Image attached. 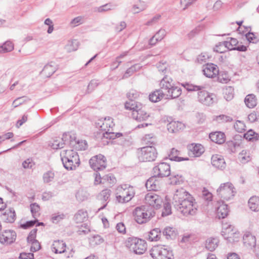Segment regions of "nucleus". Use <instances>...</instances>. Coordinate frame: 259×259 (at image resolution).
Here are the masks:
<instances>
[{
  "label": "nucleus",
  "mask_w": 259,
  "mask_h": 259,
  "mask_svg": "<svg viewBox=\"0 0 259 259\" xmlns=\"http://www.w3.org/2000/svg\"><path fill=\"white\" fill-rule=\"evenodd\" d=\"M174 207L184 215H194L197 211L196 203L192 196L184 188L178 189L173 197Z\"/></svg>",
  "instance_id": "nucleus-1"
},
{
  "label": "nucleus",
  "mask_w": 259,
  "mask_h": 259,
  "mask_svg": "<svg viewBox=\"0 0 259 259\" xmlns=\"http://www.w3.org/2000/svg\"><path fill=\"white\" fill-rule=\"evenodd\" d=\"M160 89L154 91L149 95V100L157 102L163 98L175 99L179 97L182 93L180 88L175 86L172 79L167 75L164 76L160 82Z\"/></svg>",
  "instance_id": "nucleus-2"
},
{
  "label": "nucleus",
  "mask_w": 259,
  "mask_h": 259,
  "mask_svg": "<svg viewBox=\"0 0 259 259\" xmlns=\"http://www.w3.org/2000/svg\"><path fill=\"white\" fill-rule=\"evenodd\" d=\"M183 85L188 91H197V101L203 105L210 106L217 102L216 95L204 90L203 86L188 83H184Z\"/></svg>",
  "instance_id": "nucleus-3"
},
{
  "label": "nucleus",
  "mask_w": 259,
  "mask_h": 259,
  "mask_svg": "<svg viewBox=\"0 0 259 259\" xmlns=\"http://www.w3.org/2000/svg\"><path fill=\"white\" fill-rule=\"evenodd\" d=\"M114 123L113 119L111 117H105L103 119L99 120L97 123V126L100 128L101 131L99 134V137H104L106 139H114L123 136L121 133L113 132V127Z\"/></svg>",
  "instance_id": "nucleus-4"
},
{
  "label": "nucleus",
  "mask_w": 259,
  "mask_h": 259,
  "mask_svg": "<svg viewBox=\"0 0 259 259\" xmlns=\"http://www.w3.org/2000/svg\"><path fill=\"white\" fill-rule=\"evenodd\" d=\"M60 156L64 167L67 170L75 169L80 164L79 156L73 150H62Z\"/></svg>",
  "instance_id": "nucleus-5"
},
{
  "label": "nucleus",
  "mask_w": 259,
  "mask_h": 259,
  "mask_svg": "<svg viewBox=\"0 0 259 259\" xmlns=\"http://www.w3.org/2000/svg\"><path fill=\"white\" fill-rule=\"evenodd\" d=\"M154 210L147 205L137 207L133 211V215L136 222L139 224L146 223L155 215Z\"/></svg>",
  "instance_id": "nucleus-6"
},
{
  "label": "nucleus",
  "mask_w": 259,
  "mask_h": 259,
  "mask_svg": "<svg viewBox=\"0 0 259 259\" xmlns=\"http://www.w3.org/2000/svg\"><path fill=\"white\" fill-rule=\"evenodd\" d=\"M125 246L137 254H143L147 248L146 241L135 237L128 238L125 242Z\"/></svg>",
  "instance_id": "nucleus-7"
},
{
  "label": "nucleus",
  "mask_w": 259,
  "mask_h": 259,
  "mask_svg": "<svg viewBox=\"0 0 259 259\" xmlns=\"http://www.w3.org/2000/svg\"><path fill=\"white\" fill-rule=\"evenodd\" d=\"M135 194L133 187L127 185H121L116 189V198L119 203H126L130 201Z\"/></svg>",
  "instance_id": "nucleus-8"
},
{
  "label": "nucleus",
  "mask_w": 259,
  "mask_h": 259,
  "mask_svg": "<svg viewBox=\"0 0 259 259\" xmlns=\"http://www.w3.org/2000/svg\"><path fill=\"white\" fill-rule=\"evenodd\" d=\"M150 255L153 259H174L171 249L164 245H158L152 247Z\"/></svg>",
  "instance_id": "nucleus-9"
},
{
  "label": "nucleus",
  "mask_w": 259,
  "mask_h": 259,
  "mask_svg": "<svg viewBox=\"0 0 259 259\" xmlns=\"http://www.w3.org/2000/svg\"><path fill=\"white\" fill-rule=\"evenodd\" d=\"M157 155V151L152 146L143 147L137 151L138 159L141 162L153 161L155 160Z\"/></svg>",
  "instance_id": "nucleus-10"
},
{
  "label": "nucleus",
  "mask_w": 259,
  "mask_h": 259,
  "mask_svg": "<svg viewBox=\"0 0 259 259\" xmlns=\"http://www.w3.org/2000/svg\"><path fill=\"white\" fill-rule=\"evenodd\" d=\"M217 193L221 199L228 200L233 198L236 192L233 185L230 182H227L221 184L217 190Z\"/></svg>",
  "instance_id": "nucleus-11"
},
{
  "label": "nucleus",
  "mask_w": 259,
  "mask_h": 259,
  "mask_svg": "<svg viewBox=\"0 0 259 259\" xmlns=\"http://www.w3.org/2000/svg\"><path fill=\"white\" fill-rule=\"evenodd\" d=\"M145 203L150 207L158 209L162 203V198L153 191L148 193L145 196Z\"/></svg>",
  "instance_id": "nucleus-12"
},
{
  "label": "nucleus",
  "mask_w": 259,
  "mask_h": 259,
  "mask_svg": "<svg viewBox=\"0 0 259 259\" xmlns=\"http://www.w3.org/2000/svg\"><path fill=\"white\" fill-rule=\"evenodd\" d=\"M89 163L92 168L97 172L106 168V159L104 156L100 154L91 158Z\"/></svg>",
  "instance_id": "nucleus-13"
},
{
  "label": "nucleus",
  "mask_w": 259,
  "mask_h": 259,
  "mask_svg": "<svg viewBox=\"0 0 259 259\" xmlns=\"http://www.w3.org/2000/svg\"><path fill=\"white\" fill-rule=\"evenodd\" d=\"M153 175L158 178L167 177L170 176V167L166 162H161L153 168Z\"/></svg>",
  "instance_id": "nucleus-14"
},
{
  "label": "nucleus",
  "mask_w": 259,
  "mask_h": 259,
  "mask_svg": "<svg viewBox=\"0 0 259 259\" xmlns=\"http://www.w3.org/2000/svg\"><path fill=\"white\" fill-rule=\"evenodd\" d=\"M16 233L13 230H5L0 234V242L2 244H11L16 239Z\"/></svg>",
  "instance_id": "nucleus-15"
},
{
  "label": "nucleus",
  "mask_w": 259,
  "mask_h": 259,
  "mask_svg": "<svg viewBox=\"0 0 259 259\" xmlns=\"http://www.w3.org/2000/svg\"><path fill=\"white\" fill-rule=\"evenodd\" d=\"M203 74L207 77L213 78L218 74L219 70L216 68V66L212 64H207L203 66Z\"/></svg>",
  "instance_id": "nucleus-16"
},
{
  "label": "nucleus",
  "mask_w": 259,
  "mask_h": 259,
  "mask_svg": "<svg viewBox=\"0 0 259 259\" xmlns=\"http://www.w3.org/2000/svg\"><path fill=\"white\" fill-rule=\"evenodd\" d=\"M157 176H153L150 178L145 184L146 187L149 191H157L160 188V182L157 179Z\"/></svg>",
  "instance_id": "nucleus-17"
},
{
  "label": "nucleus",
  "mask_w": 259,
  "mask_h": 259,
  "mask_svg": "<svg viewBox=\"0 0 259 259\" xmlns=\"http://www.w3.org/2000/svg\"><path fill=\"white\" fill-rule=\"evenodd\" d=\"M243 241L244 245L248 248L252 249L256 245L255 237L249 232L245 233L243 237Z\"/></svg>",
  "instance_id": "nucleus-18"
},
{
  "label": "nucleus",
  "mask_w": 259,
  "mask_h": 259,
  "mask_svg": "<svg viewBox=\"0 0 259 259\" xmlns=\"http://www.w3.org/2000/svg\"><path fill=\"white\" fill-rule=\"evenodd\" d=\"M211 164L215 167L224 169L226 167V162L222 155L215 154L211 157Z\"/></svg>",
  "instance_id": "nucleus-19"
},
{
  "label": "nucleus",
  "mask_w": 259,
  "mask_h": 259,
  "mask_svg": "<svg viewBox=\"0 0 259 259\" xmlns=\"http://www.w3.org/2000/svg\"><path fill=\"white\" fill-rule=\"evenodd\" d=\"M132 117L137 121L141 122L147 120L150 117V115L143 110L142 107L136 111L132 112Z\"/></svg>",
  "instance_id": "nucleus-20"
},
{
  "label": "nucleus",
  "mask_w": 259,
  "mask_h": 259,
  "mask_svg": "<svg viewBox=\"0 0 259 259\" xmlns=\"http://www.w3.org/2000/svg\"><path fill=\"white\" fill-rule=\"evenodd\" d=\"M189 154L193 157H199L203 152L204 148L201 144H192L189 147Z\"/></svg>",
  "instance_id": "nucleus-21"
},
{
  "label": "nucleus",
  "mask_w": 259,
  "mask_h": 259,
  "mask_svg": "<svg viewBox=\"0 0 259 259\" xmlns=\"http://www.w3.org/2000/svg\"><path fill=\"white\" fill-rule=\"evenodd\" d=\"M209 137L211 141L219 144H222L225 142L226 137L224 133L215 132L209 134Z\"/></svg>",
  "instance_id": "nucleus-22"
},
{
  "label": "nucleus",
  "mask_w": 259,
  "mask_h": 259,
  "mask_svg": "<svg viewBox=\"0 0 259 259\" xmlns=\"http://www.w3.org/2000/svg\"><path fill=\"white\" fill-rule=\"evenodd\" d=\"M184 127V124L182 122L178 121H172L167 125V130L171 133L178 132L183 130Z\"/></svg>",
  "instance_id": "nucleus-23"
},
{
  "label": "nucleus",
  "mask_w": 259,
  "mask_h": 259,
  "mask_svg": "<svg viewBox=\"0 0 259 259\" xmlns=\"http://www.w3.org/2000/svg\"><path fill=\"white\" fill-rule=\"evenodd\" d=\"M51 249L55 253H62L66 251V244L63 241H54Z\"/></svg>",
  "instance_id": "nucleus-24"
},
{
  "label": "nucleus",
  "mask_w": 259,
  "mask_h": 259,
  "mask_svg": "<svg viewBox=\"0 0 259 259\" xmlns=\"http://www.w3.org/2000/svg\"><path fill=\"white\" fill-rule=\"evenodd\" d=\"M228 205L223 202L217 207L216 213L219 219H221L226 218L228 215Z\"/></svg>",
  "instance_id": "nucleus-25"
},
{
  "label": "nucleus",
  "mask_w": 259,
  "mask_h": 259,
  "mask_svg": "<svg viewBox=\"0 0 259 259\" xmlns=\"http://www.w3.org/2000/svg\"><path fill=\"white\" fill-rule=\"evenodd\" d=\"M160 229L155 228L148 233L146 238L150 241H157L160 239Z\"/></svg>",
  "instance_id": "nucleus-26"
},
{
  "label": "nucleus",
  "mask_w": 259,
  "mask_h": 259,
  "mask_svg": "<svg viewBox=\"0 0 259 259\" xmlns=\"http://www.w3.org/2000/svg\"><path fill=\"white\" fill-rule=\"evenodd\" d=\"M88 219V212L83 209L79 210L74 215V220L77 223L85 221Z\"/></svg>",
  "instance_id": "nucleus-27"
},
{
  "label": "nucleus",
  "mask_w": 259,
  "mask_h": 259,
  "mask_svg": "<svg viewBox=\"0 0 259 259\" xmlns=\"http://www.w3.org/2000/svg\"><path fill=\"white\" fill-rule=\"evenodd\" d=\"M56 71V67L50 64L46 65L40 74L44 77H49Z\"/></svg>",
  "instance_id": "nucleus-28"
},
{
  "label": "nucleus",
  "mask_w": 259,
  "mask_h": 259,
  "mask_svg": "<svg viewBox=\"0 0 259 259\" xmlns=\"http://www.w3.org/2000/svg\"><path fill=\"white\" fill-rule=\"evenodd\" d=\"M142 68V66L140 64H136L128 68L124 73L122 78L125 79L130 77L135 72L139 71Z\"/></svg>",
  "instance_id": "nucleus-29"
},
{
  "label": "nucleus",
  "mask_w": 259,
  "mask_h": 259,
  "mask_svg": "<svg viewBox=\"0 0 259 259\" xmlns=\"http://www.w3.org/2000/svg\"><path fill=\"white\" fill-rule=\"evenodd\" d=\"M219 240L217 238H209L206 240L205 247L210 251H213L218 246Z\"/></svg>",
  "instance_id": "nucleus-30"
},
{
  "label": "nucleus",
  "mask_w": 259,
  "mask_h": 259,
  "mask_svg": "<svg viewBox=\"0 0 259 259\" xmlns=\"http://www.w3.org/2000/svg\"><path fill=\"white\" fill-rule=\"evenodd\" d=\"M124 106L126 109L132 110L133 112L136 111L140 108H141L142 105L139 102H136L134 100H130L125 103Z\"/></svg>",
  "instance_id": "nucleus-31"
},
{
  "label": "nucleus",
  "mask_w": 259,
  "mask_h": 259,
  "mask_svg": "<svg viewBox=\"0 0 259 259\" xmlns=\"http://www.w3.org/2000/svg\"><path fill=\"white\" fill-rule=\"evenodd\" d=\"M248 206L250 209L253 211L259 210V197L253 196L248 200Z\"/></svg>",
  "instance_id": "nucleus-32"
},
{
  "label": "nucleus",
  "mask_w": 259,
  "mask_h": 259,
  "mask_svg": "<svg viewBox=\"0 0 259 259\" xmlns=\"http://www.w3.org/2000/svg\"><path fill=\"white\" fill-rule=\"evenodd\" d=\"M179 151L175 148H172L169 154L168 155L169 158L170 160L176 161H182L183 160H188V158H182L179 157L178 155Z\"/></svg>",
  "instance_id": "nucleus-33"
},
{
  "label": "nucleus",
  "mask_w": 259,
  "mask_h": 259,
  "mask_svg": "<svg viewBox=\"0 0 259 259\" xmlns=\"http://www.w3.org/2000/svg\"><path fill=\"white\" fill-rule=\"evenodd\" d=\"M244 102L246 106L249 108H252L256 105V99L253 94H249L246 96Z\"/></svg>",
  "instance_id": "nucleus-34"
},
{
  "label": "nucleus",
  "mask_w": 259,
  "mask_h": 259,
  "mask_svg": "<svg viewBox=\"0 0 259 259\" xmlns=\"http://www.w3.org/2000/svg\"><path fill=\"white\" fill-rule=\"evenodd\" d=\"M14 44L10 40L6 41L3 45L0 46V53L10 52L14 50Z\"/></svg>",
  "instance_id": "nucleus-35"
},
{
  "label": "nucleus",
  "mask_w": 259,
  "mask_h": 259,
  "mask_svg": "<svg viewBox=\"0 0 259 259\" xmlns=\"http://www.w3.org/2000/svg\"><path fill=\"white\" fill-rule=\"evenodd\" d=\"M163 235L165 236L166 238L167 239H174L177 236V231L176 229L172 227H166L163 231Z\"/></svg>",
  "instance_id": "nucleus-36"
},
{
  "label": "nucleus",
  "mask_w": 259,
  "mask_h": 259,
  "mask_svg": "<svg viewBox=\"0 0 259 259\" xmlns=\"http://www.w3.org/2000/svg\"><path fill=\"white\" fill-rule=\"evenodd\" d=\"M3 216L8 223H13L16 219V213L13 208H10L8 211H6Z\"/></svg>",
  "instance_id": "nucleus-37"
},
{
  "label": "nucleus",
  "mask_w": 259,
  "mask_h": 259,
  "mask_svg": "<svg viewBox=\"0 0 259 259\" xmlns=\"http://www.w3.org/2000/svg\"><path fill=\"white\" fill-rule=\"evenodd\" d=\"M66 218V214L62 212H57L52 215L51 221L53 223L57 224Z\"/></svg>",
  "instance_id": "nucleus-38"
},
{
  "label": "nucleus",
  "mask_w": 259,
  "mask_h": 259,
  "mask_svg": "<svg viewBox=\"0 0 259 259\" xmlns=\"http://www.w3.org/2000/svg\"><path fill=\"white\" fill-rule=\"evenodd\" d=\"M169 176L170 184L171 185L180 184L183 182L182 176L178 174L172 173L171 174H170Z\"/></svg>",
  "instance_id": "nucleus-39"
},
{
  "label": "nucleus",
  "mask_w": 259,
  "mask_h": 259,
  "mask_svg": "<svg viewBox=\"0 0 259 259\" xmlns=\"http://www.w3.org/2000/svg\"><path fill=\"white\" fill-rule=\"evenodd\" d=\"M224 97L227 101L232 100L234 97V89L232 87H227L224 90Z\"/></svg>",
  "instance_id": "nucleus-40"
},
{
  "label": "nucleus",
  "mask_w": 259,
  "mask_h": 259,
  "mask_svg": "<svg viewBox=\"0 0 259 259\" xmlns=\"http://www.w3.org/2000/svg\"><path fill=\"white\" fill-rule=\"evenodd\" d=\"M240 161L242 163H245L251 160L249 153L246 150H242L239 155Z\"/></svg>",
  "instance_id": "nucleus-41"
},
{
  "label": "nucleus",
  "mask_w": 259,
  "mask_h": 259,
  "mask_svg": "<svg viewBox=\"0 0 259 259\" xmlns=\"http://www.w3.org/2000/svg\"><path fill=\"white\" fill-rule=\"evenodd\" d=\"M238 44V41L237 39L234 38H230V40L224 41V44L226 45V47L229 50H234V48L236 47Z\"/></svg>",
  "instance_id": "nucleus-42"
},
{
  "label": "nucleus",
  "mask_w": 259,
  "mask_h": 259,
  "mask_svg": "<svg viewBox=\"0 0 259 259\" xmlns=\"http://www.w3.org/2000/svg\"><path fill=\"white\" fill-rule=\"evenodd\" d=\"M111 195V191L109 189H105L102 191L99 195V199L103 202H106L109 199Z\"/></svg>",
  "instance_id": "nucleus-43"
},
{
  "label": "nucleus",
  "mask_w": 259,
  "mask_h": 259,
  "mask_svg": "<svg viewBox=\"0 0 259 259\" xmlns=\"http://www.w3.org/2000/svg\"><path fill=\"white\" fill-rule=\"evenodd\" d=\"M30 209L33 217L36 219L40 214L39 212L40 210L39 206L36 203H32L30 205Z\"/></svg>",
  "instance_id": "nucleus-44"
},
{
  "label": "nucleus",
  "mask_w": 259,
  "mask_h": 259,
  "mask_svg": "<svg viewBox=\"0 0 259 259\" xmlns=\"http://www.w3.org/2000/svg\"><path fill=\"white\" fill-rule=\"evenodd\" d=\"M29 100L30 99L26 96L18 97L13 101L12 105L16 108Z\"/></svg>",
  "instance_id": "nucleus-45"
},
{
  "label": "nucleus",
  "mask_w": 259,
  "mask_h": 259,
  "mask_svg": "<svg viewBox=\"0 0 259 259\" xmlns=\"http://www.w3.org/2000/svg\"><path fill=\"white\" fill-rule=\"evenodd\" d=\"M204 27L203 25H199L191 31L188 34L187 36L189 38L191 39L194 37L195 35L199 34L200 32L203 31Z\"/></svg>",
  "instance_id": "nucleus-46"
},
{
  "label": "nucleus",
  "mask_w": 259,
  "mask_h": 259,
  "mask_svg": "<svg viewBox=\"0 0 259 259\" xmlns=\"http://www.w3.org/2000/svg\"><path fill=\"white\" fill-rule=\"evenodd\" d=\"M104 242L103 238L100 235L94 236L90 240V244L92 246L100 245Z\"/></svg>",
  "instance_id": "nucleus-47"
},
{
  "label": "nucleus",
  "mask_w": 259,
  "mask_h": 259,
  "mask_svg": "<svg viewBox=\"0 0 259 259\" xmlns=\"http://www.w3.org/2000/svg\"><path fill=\"white\" fill-rule=\"evenodd\" d=\"M54 173L51 171H48L43 175V181L44 183H48L52 182L54 178Z\"/></svg>",
  "instance_id": "nucleus-48"
},
{
  "label": "nucleus",
  "mask_w": 259,
  "mask_h": 259,
  "mask_svg": "<svg viewBox=\"0 0 259 259\" xmlns=\"http://www.w3.org/2000/svg\"><path fill=\"white\" fill-rule=\"evenodd\" d=\"M65 145V143L61 141L60 139L54 140L53 142L50 144L51 147L54 149H59L62 148Z\"/></svg>",
  "instance_id": "nucleus-49"
},
{
  "label": "nucleus",
  "mask_w": 259,
  "mask_h": 259,
  "mask_svg": "<svg viewBox=\"0 0 259 259\" xmlns=\"http://www.w3.org/2000/svg\"><path fill=\"white\" fill-rule=\"evenodd\" d=\"M217 75H218V79L220 82L226 83L230 80L228 74L225 72L218 73Z\"/></svg>",
  "instance_id": "nucleus-50"
},
{
  "label": "nucleus",
  "mask_w": 259,
  "mask_h": 259,
  "mask_svg": "<svg viewBox=\"0 0 259 259\" xmlns=\"http://www.w3.org/2000/svg\"><path fill=\"white\" fill-rule=\"evenodd\" d=\"M143 140L146 144L152 145L155 143L156 139L153 134H148L145 136Z\"/></svg>",
  "instance_id": "nucleus-51"
},
{
  "label": "nucleus",
  "mask_w": 259,
  "mask_h": 259,
  "mask_svg": "<svg viewBox=\"0 0 259 259\" xmlns=\"http://www.w3.org/2000/svg\"><path fill=\"white\" fill-rule=\"evenodd\" d=\"M215 119L220 123L231 122L233 120V118L231 116L224 114L217 116Z\"/></svg>",
  "instance_id": "nucleus-52"
},
{
  "label": "nucleus",
  "mask_w": 259,
  "mask_h": 259,
  "mask_svg": "<svg viewBox=\"0 0 259 259\" xmlns=\"http://www.w3.org/2000/svg\"><path fill=\"white\" fill-rule=\"evenodd\" d=\"M234 126L235 130L238 133H242L245 130L246 126L245 124L243 122L240 120H237L235 123Z\"/></svg>",
  "instance_id": "nucleus-53"
},
{
  "label": "nucleus",
  "mask_w": 259,
  "mask_h": 259,
  "mask_svg": "<svg viewBox=\"0 0 259 259\" xmlns=\"http://www.w3.org/2000/svg\"><path fill=\"white\" fill-rule=\"evenodd\" d=\"M77 44L78 42L76 40L69 41L66 46V49L69 52L76 51L77 49Z\"/></svg>",
  "instance_id": "nucleus-54"
},
{
  "label": "nucleus",
  "mask_w": 259,
  "mask_h": 259,
  "mask_svg": "<svg viewBox=\"0 0 259 259\" xmlns=\"http://www.w3.org/2000/svg\"><path fill=\"white\" fill-rule=\"evenodd\" d=\"M228 50V48L226 47V45L224 44V41L220 42L218 45H217L214 48V51L219 53H223Z\"/></svg>",
  "instance_id": "nucleus-55"
},
{
  "label": "nucleus",
  "mask_w": 259,
  "mask_h": 259,
  "mask_svg": "<svg viewBox=\"0 0 259 259\" xmlns=\"http://www.w3.org/2000/svg\"><path fill=\"white\" fill-rule=\"evenodd\" d=\"M103 183H104L105 181L107 182L109 184H113L115 183V178L111 174L105 175L102 178Z\"/></svg>",
  "instance_id": "nucleus-56"
},
{
  "label": "nucleus",
  "mask_w": 259,
  "mask_h": 259,
  "mask_svg": "<svg viewBox=\"0 0 259 259\" xmlns=\"http://www.w3.org/2000/svg\"><path fill=\"white\" fill-rule=\"evenodd\" d=\"M140 94L138 92L135 90H131L127 94V97L130 100H134L137 99Z\"/></svg>",
  "instance_id": "nucleus-57"
},
{
  "label": "nucleus",
  "mask_w": 259,
  "mask_h": 259,
  "mask_svg": "<svg viewBox=\"0 0 259 259\" xmlns=\"http://www.w3.org/2000/svg\"><path fill=\"white\" fill-rule=\"evenodd\" d=\"M171 213V205L169 203L164 204V208L162 212V216L166 217Z\"/></svg>",
  "instance_id": "nucleus-58"
},
{
  "label": "nucleus",
  "mask_w": 259,
  "mask_h": 259,
  "mask_svg": "<svg viewBox=\"0 0 259 259\" xmlns=\"http://www.w3.org/2000/svg\"><path fill=\"white\" fill-rule=\"evenodd\" d=\"M99 84V83L97 80H95V79L92 80L90 82V83L88 86L87 91H88V93H91L93 91H94L95 89V88H96L98 87Z\"/></svg>",
  "instance_id": "nucleus-59"
},
{
  "label": "nucleus",
  "mask_w": 259,
  "mask_h": 259,
  "mask_svg": "<svg viewBox=\"0 0 259 259\" xmlns=\"http://www.w3.org/2000/svg\"><path fill=\"white\" fill-rule=\"evenodd\" d=\"M245 36L246 39L250 42L256 43L258 41L257 38L255 36V34L252 32H248L245 34Z\"/></svg>",
  "instance_id": "nucleus-60"
},
{
  "label": "nucleus",
  "mask_w": 259,
  "mask_h": 259,
  "mask_svg": "<svg viewBox=\"0 0 259 259\" xmlns=\"http://www.w3.org/2000/svg\"><path fill=\"white\" fill-rule=\"evenodd\" d=\"M166 35V31L165 29H160L155 34V37H157V40L161 41L162 40Z\"/></svg>",
  "instance_id": "nucleus-61"
},
{
  "label": "nucleus",
  "mask_w": 259,
  "mask_h": 259,
  "mask_svg": "<svg viewBox=\"0 0 259 259\" xmlns=\"http://www.w3.org/2000/svg\"><path fill=\"white\" fill-rule=\"evenodd\" d=\"M112 9V5L111 4H107L98 8L97 11L98 12L102 13Z\"/></svg>",
  "instance_id": "nucleus-62"
},
{
  "label": "nucleus",
  "mask_w": 259,
  "mask_h": 259,
  "mask_svg": "<svg viewBox=\"0 0 259 259\" xmlns=\"http://www.w3.org/2000/svg\"><path fill=\"white\" fill-rule=\"evenodd\" d=\"M161 15L159 14L155 15L153 17L151 20L148 21L145 25L147 26H151L155 23H156L158 20L160 19Z\"/></svg>",
  "instance_id": "nucleus-63"
},
{
  "label": "nucleus",
  "mask_w": 259,
  "mask_h": 259,
  "mask_svg": "<svg viewBox=\"0 0 259 259\" xmlns=\"http://www.w3.org/2000/svg\"><path fill=\"white\" fill-rule=\"evenodd\" d=\"M227 145L228 148L232 152H235L236 148L239 146V145L236 142L232 141L227 142Z\"/></svg>",
  "instance_id": "nucleus-64"
}]
</instances>
